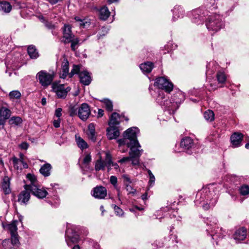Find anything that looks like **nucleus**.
<instances>
[{"label":"nucleus","mask_w":249,"mask_h":249,"mask_svg":"<svg viewBox=\"0 0 249 249\" xmlns=\"http://www.w3.org/2000/svg\"><path fill=\"white\" fill-rule=\"evenodd\" d=\"M218 195L210 191L209 188H203L196 195L195 203L196 205H200L204 210H207L215 206L217 202Z\"/></svg>","instance_id":"f257e3e1"},{"label":"nucleus","mask_w":249,"mask_h":249,"mask_svg":"<svg viewBox=\"0 0 249 249\" xmlns=\"http://www.w3.org/2000/svg\"><path fill=\"white\" fill-rule=\"evenodd\" d=\"M217 220L214 217L208 218L205 222L207 225L209 227L207 229V231L210 234L213 240L215 241L216 244L225 236V232L223 231L222 228H219L216 226Z\"/></svg>","instance_id":"f03ea898"},{"label":"nucleus","mask_w":249,"mask_h":249,"mask_svg":"<svg viewBox=\"0 0 249 249\" xmlns=\"http://www.w3.org/2000/svg\"><path fill=\"white\" fill-rule=\"evenodd\" d=\"M70 114L71 116L77 115L81 120L86 121L90 114L89 107L86 103L82 104L79 107L76 106L71 107Z\"/></svg>","instance_id":"7ed1b4c3"},{"label":"nucleus","mask_w":249,"mask_h":249,"mask_svg":"<svg viewBox=\"0 0 249 249\" xmlns=\"http://www.w3.org/2000/svg\"><path fill=\"white\" fill-rule=\"evenodd\" d=\"M127 148H130L129 156L131 157L132 163L133 165H138L140 163V157H141L142 149H141V146L139 142H129L126 144Z\"/></svg>","instance_id":"20e7f679"},{"label":"nucleus","mask_w":249,"mask_h":249,"mask_svg":"<svg viewBox=\"0 0 249 249\" xmlns=\"http://www.w3.org/2000/svg\"><path fill=\"white\" fill-rule=\"evenodd\" d=\"M206 26L209 31H218L224 27L222 17L216 14L210 15L206 23Z\"/></svg>","instance_id":"39448f33"},{"label":"nucleus","mask_w":249,"mask_h":249,"mask_svg":"<svg viewBox=\"0 0 249 249\" xmlns=\"http://www.w3.org/2000/svg\"><path fill=\"white\" fill-rule=\"evenodd\" d=\"M139 130L138 128L132 127L128 128L124 133V138L117 141L118 144H129V142H138L137 140V133Z\"/></svg>","instance_id":"423d86ee"},{"label":"nucleus","mask_w":249,"mask_h":249,"mask_svg":"<svg viewBox=\"0 0 249 249\" xmlns=\"http://www.w3.org/2000/svg\"><path fill=\"white\" fill-rule=\"evenodd\" d=\"M36 79L43 87H47L51 85L54 77L53 72L49 73L45 71H41L36 74Z\"/></svg>","instance_id":"0eeeda50"},{"label":"nucleus","mask_w":249,"mask_h":249,"mask_svg":"<svg viewBox=\"0 0 249 249\" xmlns=\"http://www.w3.org/2000/svg\"><path fill=\"white\" fill-rule=\"evenodd\" d=\"M157 102L160 104L161 106L164 107L167 109L170 114H173L175 111L178 108H174L172 104H173V101L170 100H168L165 98L164 94L162 92H160L158 94V96L157 98Z\"/></svg>","instance_id":"6e6552de"},{"label":"nucleus","mask_w":249,"mask_h":249,"mask_svg":"<svg viewBox=\"0 0 249 249\" xmlns=\"http://www.w3.org/2000/svg\"><path fill=\"white\" fill-rule=\"evenodd\" d=\"M52 90L54 92L58 98H65L71 89L70 87H65L64 84L54 82L52 85Z\"/></svg>","instance_id":"1a4fd4ad"},{"label":"nucleus","mask_w":249,"mask_h":249,"mask_svg":"<svg viewBox=\"0 0 249 249\" xmlns=\"http://www.w3.org/2000/svg\"><path fill=\"white\" fill-rule=\"evenodd\" d=\"M154 86L159 89L164 90L167 92H170L173 89V84L168 79L160 77L155 79Z\"/></svg>","instance_id":"9d476101"},{"label":"nucleus","mask_w":249,"mask_h":249,"mask_svg":"<svg viewBox=\"0 0 249 249\" xmlns=\"http://www.w3.org/2000/svg\"><path fill=\"white\" fill-rule=\"evenodd\" d=\"M65 238L67 245L71 246L72 244L78 242L79 236L76 232H73L71 229H68L66 231Z\"/></svg>","instance_id":"9b49d317"},{"label":"nucleus","mask_w":249,"mask_h":249,"mask_svg":"<svg viewBox=\"0 0 249 249\" xmlns=\"http://www.w3.org/2000/svg\"><path fill=\"white\" fill-rule=\"evenodd\" d=\"M185 99V96L183 93L181 91L176 92L171 97V100L173 101V106L174 108H178L180 104Z\"/></svg>","instance_id":"f8f14e48"},{"label":"nucleus","mask_w":249,"mask_h":249,"mask_svg":"<svg viewBox=\"0 0 249 249\" xmlns=\"http://www.w3.org/2000/svg\"><path fill=\"white\" fill-rule=\"evenodd\" d=\"M243 135L239 132H234L231 136V142L233 147H238L241 145Z\"/></svg>","instance_id":"ddd939ff"},{"label":"nucleus","mask_w":249,"mask_h":249,"mask_svg":"<svg viewBox=\"0 0 249 249\" xmlns=\"http://www.w3.org/2000/svg\"><path fill=\"white\" fill-rule=\"evenodd\" d=\"M107 195V190L102 186H97L93 190L92 196L98 199H104Z\"/></svg>","instance_id":"4468645a"},{"label":"nucleus","mask_w":249,"mask_h":249,"mask_svg":"<svg viewBox=\"0 0 249 249\" xmlns=\"http://www.w3.org/2000/svg\"><path fill=\"white\" fill-rule=\"evenodd\" d=\"M63 38L64 42L65 44L70 43L71 39L74 37V35L72 33L71 28L70 25L65 24L63 28Z\"/></svg>","instance_id":"2eb2a0df"},{"label":"nucleus","mask_w":249,"mask_h":249,"mask_svg":"<svg viewBox=\"0 0 249 249\" xmlns=\"http://www.w3.org/2000/svg\"><path fill=\"white\" fill-rule=\"evenodd\" d=\"M32 187V188L29 189V190L34 196L39 198H43L48 195V192L45 189L43 188L40 189L37 185H33Z\"/></svg>","instance_id":"dca6fc26"},{"label":"nucleus","mask_w":249,"mask_h":249,"mask_svg":"<svg viewBox=\"0 0 249 249\" xmlns=\"http://www.w3.org/2000/svg\"><path fill=\"white\" fill-rule=\"evenodd\" d=\"M119 135V130L116 125L109 126L107 129V136L109 140L116 139Z\"/></svg>","instance_id":"f3484780"},{"label":"nucleus","mask_w":249,"mask_h":249,"mask_svg":"<svg viewBox=\"0 0 249 249\" xmlns=\"http://www.w3.org/2000/svg\"><path fill=\"white\" fill-rule=\"evenodd\" d=\"M29 190L22 191L18 195V201L21 204H26L30 198V193Z\"/></svg>","instance_id":"a211bd4d"},{"label":"nucleus","mask_w":249,"mask_h":249,"mask_svg":"<svg viewBox=\"0 0 249 249\" xmlns=\"http://www.w3.org/2000/svg\"><path fill=\"white\" fill-rule=\"evenodd\" d=\"M10 116V110L4 107L0 108V125H3Z\"/></svg>","instance_id":"6ab92c4d"},{"label":"nucleus","mask_w":249,"mask_h":249,"mask_svg":"<svg viewBox=\"0 0 249 249\" xmlns=\"http://www.w3.org/2000/svg\"><path fill=\"white\" fill-rule=\"evenodd\" d=\"M247 236V230L244 228H241L237 230L233 235L234 239L236 241L244 240Z\"/></svg>","instance_id":"aec40b11"},{"label":"nucleus","mask_w":249,"mask_h":249,"mask_svg":"<svg viewBox=\"0 0 249 249\" xmlns=\"http://www.w3.org/2000/svg\"><path fill=\"white\" fill-rule=\"evenodd\" d=\"M10 178L7 176H4L1 184V188L3 192L5 195L9 194L11 192L10 188Z\"/></svg>","instance_id":"412c9836"},{"label":"nucleus","mask_w":249,"mask_h":249,"mask_svg":"<svg viewBox=\"0 0 249 249\" xmlns=\"http://www.w3.org/2000/svg\"><path fill=\"white\" fill-rule=\"evenodd\" d=\"M80 81L84 85H89L91 82V77L89 73L86 71L79 73Z\"/></svg>","instance_id":"4be33fe9"},{"label":"nucleus","mask_w":249,"mask_h":249,"mask_svg":"<svg viewBox=\"0 0 249 249\" xmlns=\"http://www.w3.org/2000/svg\"><path fill=\"white\" fill-rule=\"evenodd\" d=\"M62 73L60 74V77L65 78L70 72L69 71V63L67 59L64 58L62 63Z\"/></svg>","instance_id":"5701e85b"},{"label":"nucleus","mask_w":249,"mask_h":249,"mask_svg":"<svg viewBox=\"0 0 249 249\" xmlns=\"http://www.w3.org/2000/svg\"><path fill=\"white\" fill-rule=\"evenodd\" d=\"M193 145V141L190 137L183 139L180 142V146L184 149H189Z\"/></svg>","instance_id":"b1692460"},{"label":"nucleus","mask_w":249,"mask_h":249,"mask_svg":"<svg viewBox=\"0 0 249 249\" xmlns=\"http://www.w3.org/2000/svg\"><path fill=\"white\" fill-rule=\"evenodd\" d=\"M87 135L89 139L93 142H95L96 139L95 136V125L93 123L89 124L88 126Z\"/></svg>","instance_id":"393cba45"},{"label":"nucleus","mask_w":249,"mask_h":249,"mask_svg":"<svg viewBox=\"0 0 249 249\" xmlns=\"http://www.w3.org/2000/svg\"><path fill=\"white\" fill-rule=\"evenodd\" d=\"M106 167H107V161L106 158L105 159V160H103L101 159V158H100L95 162V170L96 171L104 170Z\"/></svg>","instance_id":"a878e982"},{"label":"nucleus","mask_w":249,"mask_h":249,"mask_svg":"<svg viewBox=\"0 0 249 249\" xmlns=\"http://www.w3.org/2000/svg\"><path fill=\"white\" fill-rule=\"evenodd\" d=\"M52 166L49 163H46L42 166L39 170L40 173L45 177H48L51 175Z\"/></svg>","instance_id":"bb28decb"},{"label":"nucleus","mask_w":249,"mask_h":249,"mask_svg":"<svg viewBox=\"0 0 249 249\" xmlns=\"http://www.w3.org/2000/svg\"><path fill=\"white\" fill-rule=\"evenodd\" d=\"M120 117V116L118 113L116 112L113 113L109 118V122L108 123L109 125L113 126L119 124L120 121L118 120Z\"/></svg>","instance_id":"cd10ccee"},{"label":"nucleus","mask_w":249,"mask_h":249,"mask_svg":"<svg viewBox=\"0 0 249 249\" xmlns=\"http://www.w3.org/2000/svg\"><path fill=\"white\" fill-rule=\"evenodd\" d=\"M153 68V64L151 62H147L141 64L140 65V68L143 72L146 73H149L152 71Z\"/></svg>","instance_id":"c85d7f7f"},{"label":"nucleus","mask_w":249,"mask_h":249,"mask_svg":"<svg viewBox=\"0 0 249 249\" xmlns=\"http://www.w3.org/2000/svg\"><path fill=\"white\" fill-rule=\"evenodd\" d=\"M193 16L194 17V22L197 24L202 23L204 21L203 16L201 15V11L199 9L195 10L193 13Z\"/></svg>","instance_id":"c756f323"},{"label":"nucleus","mask_w":249,"mask_h":249,"mask_svg":"<svg viewBox=\"0 0 249 249\" xmlns=\"http://www.w3.org/2000/svg\"><path fill=\"white\" fill-rule=\"evenodd\" d=\"M27 177L29 178L30 183L29 184H27L24 186V189L26 190H29V189L32 188V186L33 185L36 186L37 185V181L36 178L35 176L32 175L31 174H28L27 175Z\"/></svg>","instance_id":"7c9ffc66"},{"label":"nucleus","mask_w":249,"mask_h":249,"mask_svg":"<svg viewBox=\"0 0 249 249\" xmlns=\"http://www.w3.org/2000/svg\"><path fill=\"white\" fill-rule=\"evenodd\" d=\"M110 12L106 6L101 8L99 11V16L100 19L105 20L109 17Z\"/></svg>","instance_id":"2f4dec72"},{"label":"nucleus","mask_w":249,"mask_h":249,"mask_svg":"<svg viewBox=\"0 0 249 249\" xmlns=\"http://www.w3.org/2000/svg\"><path fill=\"white\" fill-rule=\"evenodd\" d=\"M28 53L31 59H36L39 56L37 50L33 45H30L28 47Z\"/></svg>","instance_id":"473e14b6"},{"label":"nucleus","mask_w":249,"mask_h":249,"mask_svg":"<svg viewBox=\"0 0 249 249\" xmlns=\"http://www.w3.org/2000/svg\"><path fill=\"white\" fill-rule=\"evenodd\" d=\"M106 160L107 161V167L108 171L111 169V167H114L115 169H117L119 168L118 165L116 163H114L112 161L111 156L109 153H106Z\"/></svg>","instance_id":"72a5a7b5"},{"label":"nucleus","mask_w":249,"mask_h":249,"mask_svg":"<svg viewBox=\"0 0 249 249\" xmlns=\"http://www.w3.org/2000/svg\"><path fill=\"white\" fill-rule=\"evenodd\" d=\"M75 139L78 147L80 148L82 150L88 148V145L87 143L80 137H77V136H75Z\"/></svg>","instance_id":"f704fd0d"},{"label":"nucleus","mask_w":249,"mask_h":249,"mask_svg":"<svg viewBox=\"0 0 249 249\" xmlns=\"http://www.w3.org/2000/svg\"><path fill=\"white\" fill-rule=\"evenodd\" d=\"M11 5L6 1L0 2V10L5 12L9 13L11 10Z\"/></svg>","instance_id":"c9c22d12"},{"label":"nucleus","mask_w":249,"mask_h":249,"mask_svg":"<svg viewBox=\"0 0 249 249\" xmlns=\"http://www.w3.org/2000/svg\"><path fill=\"white\" fill-rule=\"evenodd\" d=\"M182 9L179 7H175L173 10V19L175 20L183 15Z\"/></svg>","instance_id":"e433bc0d"},{"label":"nucleus","mask_w":249,"mask_h":249,"mask_svg":"<svg viewBox=\"0 0 249 249\" xmlns=\"http://www.w3.org/2000/svg\"><path fill=\"white\" fill-rule=\"evenodd\" d=\"M22 119L19 117H12L9 120V124L12 125H18L21 124Z\"/></svg>","instance_id":"4c0bfd02"},{"label":"nucleus","mask_w":249,"mask_h":249,"mask_svg":"<svg viewBox=\"0 0 249 249\" xmlns=\"http://www.w3.org/2000/svg\"><path fill=\"white\" fill-rule=\"evenodd\" d=\"M17 221H13L11 224L8 225V228L9 230L11 235L17 234Z\"/></svg>","instance_id":"58836bf2"},{"label":"nucleus","mask_w":249,"mask_h":249,"mask_svg":"<svg viewBox=\"0 0 249 249\" xmlns=\"http://www.w3.org/2000/svg\"><path fill=\"white\" fill-rule=\"evenodd\" d=\"M102 102L104 104V107L108 111L111 112L112 111L113 104L112 102L110 100L105 99L102 100Z\"/></svg>","instance_id":"ea45409f"},{"label":"nucleus","mask_w":249,"mask_h":249,"mask_svg":"<svg viewBox=\"0 0 249 249\" xmlns=\"http://www.w3.org/2000/svg\"><path fill=\"white\" fill-rule=\"evenodd\" d=\"M79 42V39L77 37H73L71 39L70 43H71V48L72 51H75L78 48Z\"/></svg>","instance_id":"a19ab883"},{"label":"nucleus","mask_w":249,"mask_h":249,"mask_svg":"<svg viewBox=\"0 0 249 249\" xmlns=\"http://www.w3.org/2000/svg\"><path fill=\"white\" fill-rule=\"evenodd\" d=\"M204 118L208 121H212L214 120V115L213 111L208 110L204 113Z\"/></svg>","instance_id":"79ce46f5"},{"label":"nucleus","mask_w":249,"mask_h":249,"mask_svg":"<svg viewBox=\"0 0 249 249\" xmlns=\"http://www.w3.org/2000/svg\"><path fill=\"white\" fill-rule=\"evenodd\" d=\"M11 242L14 246L18 247L19 246L20 243L18 234L11 235Z\"/></svg>","instance_id":"37998d69"},{"label":"nucleus","mask_w":249,"mask_h":249,"mask_svg":"<svg viewBox=\"0 0 249 249\" xmlns=\"http://www.w3.org/2000/svg\"><path fill=\"white\" fill-rule=\"evenodd\" d=\"M217 80L219 83H224L226 80L225 73L222 71H218L216 74Z\"/></svg>","instance_id":"c03bdc74"},{"label":"nucleus","mask_w":249,"mask_h":249,"mask_svg":"<svg viewBox=\"0 0 249 249\" xmlns=\"http://www.w3.org/2000/svg\"><path fill=\"white\" fill-rule=\"evenodd\" d=\"M14 167L17 170L22 169L20 159H18L14 157L12 158Z\"/></svg>","instance_id":"a18cd8bd"},{"label":"nucleus","mask_w":249,"mask_h":249,"mask_svg":"<svg viewBox=\"0 0 249 249\" xmlns=\"http://www.w3.org/2000/svg\"><path fill=\"white\" fill-rule=\"evenodd\" d=\"M80 71V67L78 65H73V68L71 71L69 73V77H72L74 74H77Z\"/></svg>","instance_id":"49530a36"},{"label":"nucleus","mask_w":249,"mask_h":249,"mask_svg":"<svg viewBox=\"0 0 249 249\" xmlns=\"http://www.w3.org/2000/svg\"><path fill=\"white\" fill-rule=\"evenodd\" d=\"M9 96L11 99H18L21 96V93L18 90H14L9 93Z\"/></svg>","instance_id":"de8ad7c7"},{"label":"nucleus","mask_w":249,"mask_h":249,"mask_svg":"<svg viewBox=\"0 0 249 249\" xmlns=\"http://www.w3.org/2000/svg\"><path fill=\"white\" fill-rule=\"evenodd\" d=\"M240 194L243 196H246L249 194V187L248 185H244L240 188Z\"/></svg>","instance_id":"09e8293b"},{"label":"nucleus","mask_w":249,"mask_h":249,"mask_svg":"<svg viewBox=\"0 0 249 249\" xmlns=\"http://www.w3.org/2000/svg\"><path fill=\"white\" fill-rule=\"evenodd\" d=\"M147 173L149 175V180L148 182L149 186H153L155 181V178L154 175L149 169H146Z\"/></svg>","instance_id":"8fccbe9b"},{"label":"nucleus","mask_w":249,"mask_h":249,"mask_svg":"<svg viewBox=\"0 0 249 249\" xmlns=\"http://www.w3.org/2000/svg\"><path fill=\"white\" fill-rule=\"evenodd\" d=\"M112 206L113 207L114 210L116 215L119 216H122L123 215L124 212L120 207L114 204L112 205Z\"/></svg>","instance_id":"3c124183"},{"label":"nucleus","mask_w":249,"mask_h":249,"mask_svg":"<svg viewBox=\"0 0 249 249\" xmlns=\"http://www.w3.org/2000/svg\"><path fill=\"white\" fill-rule=\"evenodd\" d=\"M45 27L50 30H53L56 28L55 24H53L52 22L46 20L44 23Z\"/></svg>","instance_id":"603ef678"},{"label":"nucleus","mask_w":249,"mask_h":249,"mask_svg":"<svg viewBox=\"0 0 249 249\" xmlns=\"http://www.w3.org/2000/svg\"><path fill=\"white\" fill-rule=\"evenodd\" d=\"M110 182L111 184L113 185L114 188L116 187L117 186V178L116 177L114 176H111L110 177Z\"/></svg>","instance_id":"864d4df0"},{"label":"nucleus","mask_w":249,"mask_h":249,"mask_svg":"<svg viewBox=\"0 0 249 249\" xmlns=\"http://www.w3.org/2000/svg\"><path fill=\"white\" fill-rule=\"evenodd\" d=\"M125 185L126 190L128 192L129 194H135V192L136 191V189H133V187L131 185H130L129 183H128V184L125 183Z\"/></svg>","instance_id":"5fc2aeb1"},{"label":"nucleus","mask_w":249,"mask_h":249,"mask_svg":"<svg viewBox=\"0 0 249 249\" xmlns=\"http://www.w3.org/2000/svg\"><path fill=\"white\" fill-rule=\"evenodd\" d=\"M91 156L89 154H88V155H86L85 156V157H84L83 160V163L84 164H88L91 162Z\"/></svg>","instance_id":"6e6d98bb"},{"label":"nucleus","mask_w":249,"mask_h":249,"mask_svg":"<svg viewBox=\"0 0 249 249\" xmlns=\"http://www.w3.org/2000/svg\"><path fill=\"white\" fill-rule=\"evenodd\" d=\"M114 189L117 191V198H118L119 201L120 203H121V196H122V193H121V189L118 186L114 187Z\"/></svg>","instance_id":"4d7b16f0"},{"label":"nucleus","mask_w":249,"mask_h":249,"mask_svg":"<svg viewBox=\"0 0 249 249\" xmlns=\"http://www.w3.org/2000/svg\"><path fill=\"white\" fill-rule=\"evenodd\" d=\"M24 155L22 154H20V160L21 164H22L24 168H27L28 167V165L27 163L24 161L23 158Z\"/></svg>","instance_id":"13d9d810"},{"label":"nucleus","mask_w":249,"mask_h":249,"mask_svg":"<svg viewBox=\"0 0 249 249\" xmlns=\"http://www.w3.org/2000/svg\"><path fill=\"white\" fill-rule=\"evenodd\" d=\"M29 144L27 142H22L19 145V147L22 150H27L29 147Z\"/></svg>","instance_id":"bf43d9fd"},{"label":"nucleus","mask_w":249,"mask_h":249,"mask_svg":"<svg viewBox=\"0 0 249 249\" xmlns=\"http://www.w3.org/2000/svg\"><path fill=\"white\" fill-rule=\"evenodd\" d=\"M77 23V25L79 26L80 27H82V28H85L87 26V24H88V25H89V22L85 21V19H81V22H76Z\"/></svg>","instance_id":"052dcab7"},{"label":"nucleus","mask_w":249,"mask_h":249,"mask_svg":"<svg viewBox=\"0 0 249 249\" xmlns=\"http://www.w3.org/2000/svg\"><path fill=\"white\" fill-rule=\"evenodd\" d=\"M130 160H131V157L129 156V157H125L123 158L122 159H121V160H118V162L123 163L124 162L128 161Z\"/></svg>","instance_id":"680f3d73"},{"label":"nucleus","mask_w":249,"mask_h":249,"mask_svg":"<svg viewBox=\"0 0 249 249\" xmlns=\"http://www.w3.org/2000/svg\"><path fill=\"white\" fill-rule=\"evenodd\" d=\"M61 112H62V109L61 108H57L55 112V115L58 118H60V117L62 115Z\"/></svg>","instance_id":"e2e57ef3"},{"label":"nucleus","mask_w":249,"mask_h":249,"mask_svg":"<svg viewBox=\"0 0 249 249\" xmlns=\"http://www.w3.org/2000/svg\"><path fill=\"white\" fill-rule=\"evenodd\" d=\"M122 178H123L124 181L127 182L129 184L131 183V180L127 175H123L122 176Z\"/></svg>","instance_id":"0e129e2a"},{"label":"nucleus","mask_w":249,"mask_h":249,"mask_svg":"<svg viewBox=\"0 0 249 249\" xmlns=\"http://www.w3.org/2000/svg\"><path fill=\"white\" fill-rule=\"evenodd\" d=\"M119 144V150L122 153H125L127 151V149H125L124 148V145H126V144H123L122 145H120L119 144Z\"/></svg>","instance_id":"69168bd1"},{"label":"nucleus","mask_w":249,"mask_h":249,"mask_svg":"<svg viewBox=\"0 0 249 249\" xmlns=\"http://www.w3.org/2000/svg\"><path fill=\"white\" fill-rule=\"evenodd\" d=\"M60 118H58L57 120H54L53 121V125L56 128H58L60 126Z\"/></svg>","instance_id":"338daca9"},{"label":"nucleus","mask_w":249,"mask_h":249,"mask_svg":"<svg viewBox=\"0 0 249 249\" xmlns=\"http://www.w3.org/2000/svg\"><path fill=\"white\" fill-rule=\"evenodd\" d=\"M104 110L102 109H98V117H101L103 116L104 115Z\"/></svg>","instance_id":"774afa93"}]
</instances>
